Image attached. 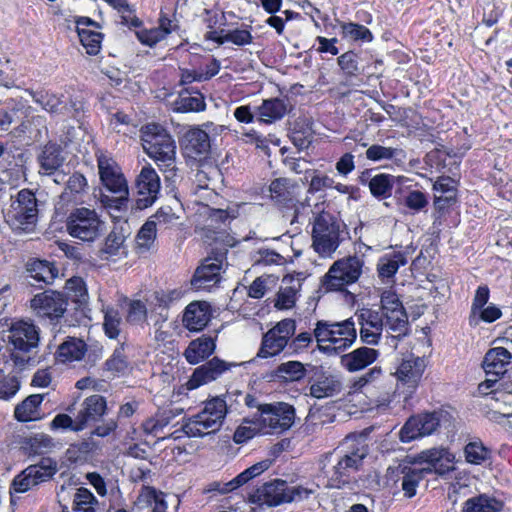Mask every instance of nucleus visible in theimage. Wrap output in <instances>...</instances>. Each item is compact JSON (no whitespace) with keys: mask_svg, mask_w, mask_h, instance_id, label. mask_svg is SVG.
Here are the masks:
<instances>
[{"mask_svg":"<svg viewBox=\"0 0 512 512\" xmlns=\"http://www.w3.org/2000/svg\"><path fill=\"white\" fill-rule=\"evenodd\" d=\"M144 151L163 172L165 181L174 184L178 177L176 144L172 136L159 124H148L141 129Z\"/></svg>","mask_w":512,"mask_h":512,"instance_id":"nucleus-1","label":"nucleus"},{"mask_svg":"<svg viewBox=\"0 0 512 512\" xmlns=\"http://www.w3.org/2000/svg\"><path fill=\"white\" fill-rule=\"evenodd\" d=\"M97 166L102 185L115 195L114 197L102 195L101 202L116 210L126 209L129 201V188L120 166L112 157L104 153L97 154Z\"/></svg>","mask_w":512,"mask_h":512,"instance_id":"nucleus-2","label":"nucleus"},{"mask_svg":"<svg viewBox=\"0 0 512 512\" xmlns=\"http://www.w3.org/2000/svg\"><path fill=\"white\" fill-rule=\"evenodd\" d=\"M314 336L319 350L331 354L349 348L357 338V330L351 318L340 322L320 320L316 323Z\"/></svg>","mask_w":512,"mask_h":512,"instance_id":"nucleus-3","label":"nucleus"},{"mask_svg":"<svg viewBox=\"0 0 512 512\" xmlns=\"http://www.w3.org/2000/svg\"><path fill=\"white\" fill-rule=\"evenodd\" d=\"M227 414V404L221 397L203 403L202 409L190 417L182 429L188 437H204L220 430Z\"/></svg>","mask_w":512,"mask_h":512,"instance_id":"nucleus-4","label":"nucleus"},{"mask_svg":"<svg viewBox=\"0 0 512 512\" xmlns=\"http://www.w3.org/2000/svg\"><path fill=\"white\" fill-rule=\"evenodd\" d=\"M342 223L333 214L321 211L313 221L312 247L322 257L331 256L341 242Z\"/></svg>","mask_w":512,"mask_h":512,"instance_id":"nucleus-5","label":"nucleus"},{"mask_svg":"<svg viewBox=\"0 0 512 512\" xmlns=\"http://www.w3.org/2000/svg\"><path fill=\"white\" fill-rule=\"evenodd\" d=\"M67 233L83 242H94L105 231V222L94 209H73L66 219Z\"/></svg>","mask_w":512,"mask_h":512,"instance_id":"nucleus-6","label":"nucleus"},{"mask_svg":"<svg viewBox=\"0 0 512 512\" xmlns=\"http://www.w3.org/2000/svg\"><path fill=\"white\" fill-rule=\"evenodd\" d=\"M38 219V201L28 189L20 190L11 197V203L5 213L6 222L16 230H30Z\"/></svg>","mask_w":512,"mask_h":512,"instance_id":"nucleus-7","label":"nucleus"},{"mask_svg":"<svg viewBox=\"0 0 512 512\" xmlns=\"http://www.w3.org/2000/svg\"><path fill=\"white\" fill-rule=\"evenodd\" d=\"M341 455L333 467L331 476L328 479L327 487L341 488L348 483L350 474L357 471L362 460L367 454L366 447L347 437L342 443Z\"/></svg>","mask_w":512,"mask_h":512,"instance_id":"nucleus-8","label":"nucleus"},{"mask_svg":"<svg viewBox=\"0 0 512 512\" xmlns=\"http://www.w3.org/2000/svg\"><path fill=\"white\" fill-rule=\"evenodd\" d=\"M363 260L358 256H348L335 261L325 274L322 285L327 291H340L355 283L362 274Z\"/></svg>","mask_w":512,"mask_h":512,"instance_id":"nucleus-9","label":"nucleus"},{"mask_svg":"<svg viewBox=\"0 0 512 512\" xmlns=\"http://www.w3.org/2000/svg\"><path fill=\"white\" fill-rule=\"evenodd\" d=\"M258 411L263 434L283 432L294 423L295 409L288 403L260 404Z\"/></svg>","mask_w":512,"mask_h":512,"instance_id":"nucleus-10","label":"nucleus"},{"mask_svg":"<svg viewBox=\"0 0 512 512\" xmlns=\"http://www.w3.org/2000/svg\"><path fill=\"white\" fill-rule=\"evenodd\" d=\"M58 471V465L52 458H42L38 463L29 465L12 481L11 490L25 493L39 484L50 480Z\"/></svg>","mask_w":512,"mask_h":512,"instance_id":"nucleus-11","label":"nucleus"},{"mask_svg":"<svg viewBox=\"0 0 512 512\" xmlns=\"http://www.w3.org/2000/svg\"><path fill=\"white\" fill-rule=\"evenodd\" d=\"M447 416V412L438 410L410 417L399 432L401 442L408 443L417 438L431 435Z\"/></svg>","mask_w":512,"mask_h":512,"instance_id":"nucleus-12","label":"nucleus"},{"mask_svg":"<svg viewBox=\"0 0 512 512\" xmlns=\"http://www.w3.org/2000/svg\"><path fill=\"white\" fill-rule=\"evenodd\" d=\"M380 314L386 320V327L394 337L405 336L408 331V316L398 295L392 290L381 294Z\"/></svg>","mask_w":512,"mask_h":512,"instance_id":"nucleus-13","label":"nucleus"},{"mask_svg":"<svg viewBox=\"0 0 512 512\" xmlns=\"http://www.w3.org/2000/svg\"><path fill=\"white\" fill-rule=\"evenodd\" d=\"M30 303L33 312L38 317L48 318L51 321L61 318L68 305L65 295L53 290L36 294Z\"/></svg>","mask_w":512,"mask_h":512,"instance_id":"nucleus-14","label":"nucleus"},{"mask_svg":"<svg viewBox=\"0 0 512 512\" xmlns=\"http://www.w3.org/2000/svg\"><path fill=\"white\" fill-rule=\"evenodd\" d=\"M135 186L137 190L136 208L142 210L152 206L160 192V178L150 164L142 167L136 178Z\"/></svg>","mask_w":512,"mask_h":512,"instance_id":"nucleus-15","label":"nucleus"},{"mask_svg":"<svg viewBox=\"0 0 512 512\" xmlns=\"http://www.w3.org/2000/svg\"><path fill=\"white\" fill-rule=\"evenodd\" d=\"M130 235L131 229L126 221L114 225L99 250L100 258L102 260H117L127 257L128 246L126 242Z\"/></svg>","mask_w":512,"mask_h":512,"instance_id":"nucleus-16","label":"nucleus"},{"mask_svg":"<svg viewBox=\"0 0 512 512\" xmlns=\"http://www.w3.org/2000/svg\"><path fill=\"white\" fill-rule=\"evenodd\" d=\"M39 339V329L31 321H16L9 329L8 342L12 346L13 353L31 352L37 348Z\"/></svg>","mask_w":512,"mask_h":512,"instance_id":"nucleus-17","label":"nucleus"},{"mask_svg":"<svg viewBox=\"0 0 512 512\" xmlns=\"http://www.w3.org/2000/svg\"><path fill=\"white\" fill-rule=\"evenodd\" d=\"M356 318L360 326V340L367 345H378L386 327V320L380 311L364 308L356 313Z\"/></svg>","mask_w":512,"mask_h":512,"instance_id":"nucleus-18","label":"nucleus"},{"mask_svg":"<svg viewBox=\"0 0 512 512\" xmlns=\"http://www.w3.org/2000/svg\"><path fill=\"white\" fill-rule=\"evenodd\" d=\"M236 363H228L217 357H214L205 364L197 367L190 379L186 382V388L193 390L201 385L207 384L218 379L223 373L230 370L232 367H236Z\"/></svg>","mask_w":512,"mask_h":512,"instance_id":"nucleus-19","label":"nucleus"},{"mask_svg":"<svg viewBox=\"0 0 512 512\" xmlns=\"http://www.w3.org/2000/svg\"><path fill=\"white\" fill-rule=\"evenodd\" d=\"M106 413L107 402L102 395L94 394L85 398L76 414V429L84 430L88 426L98 423Z\"/></svg>","mask_w":512,"mask_h":512,"instance_id":"nucleus-20","label":"nucleus"},{"mask_svg":"<svg viewBox=\"0 0 512 512\" xmlns=\"http://www.w3.org/2000/svg\"><path fill=\"white\" fill-rule=\"evenodd\" d=\"M342 383L339 377L323 367L315 369L310 379V395L317 399L332 397L341 392Z\"/></svg>","mask_w":512,"mask_h":512,"instance_id":"nucleus-21","label":"nucleus"},{"mask_svg":"<svg viewBox=\"0 0 512 512\" xmlns=\"http://www.w3.org/2000/svg\"><path fill=\"white\" fill-rule=\"evenodd\" d=\"M287 482L281 479H274L264 483L257 488L251 495L253 503L259 505L278 506L286 503Z\"/></svg>","mask_w":512,"mask_h":512,"instance_id":"nucleus-22","label":"nucleus"},{"mask_svg":"<svg viewBox=\"0 0 512 512\" xmlns=\"http://www.w3.org/2000/svg\"><path fill=\"white\" fill-rule=\"evenodd\" d=\"M182 146L185 155L191 159H202L210 151L208 134L200 128H191L183 136Z\"/></svg>","mask_w":512,"mask_h":512,"instance_id":"nucleus-23","label":"nucleus"},{"mask_svg":"<svg viewBox=\"0 0 512 512\" xmlns=\"http://www.w3.org/2000/svg\"><path fill=\"white\" fill-rule=\"evenodd\" d=\"M426 367L425 360L421 357L410 355L402 359L399 364L395 376L398 381L409 387L417 386Z\"/></svg>","mask_w":512,"mask_h":512,"instance_id":"nucleus-24","label":"nucleus"},{"mask_svg":"<svg viewBox=\"0 0 512 512\" xmlns=\"http://www.w3.org/2000/svg\"><path fill=\"white\" fill-rule=\"evenodd\" d=\"M221 262L217 259H206L205 262L197 268L191 280V285L196 290H210L220 280Z\"/></svg>","mask_w":512,"mask_h":512,"instance_id":"nucleus-25","label":"nucleus"},{"mask_svg":"<svg viewBox=\"0 0 512 512\" xmlns=\"http://www.w3.org/2000/svg\"><path fill=\"white\" fill-rule=\"evenodd\" d=\"M511 353L503 347L490 349L483 361V368L487 376L500 377L507 371L511 362Z\"/></svg>","mask_w":512,"mask_h":512,"instance_id":"nucleus-26","label":"nucleus"},{"mask_svg":"<svg viewBox=\"0 0 512 512\" xmlns=\"http://www.w3.org/2000/svg\"><path fill=\"white\" fill-rule=\"evenodd\" d=\"M378 355V350L364 346L343 355L341 364L349 372H356L372 364Z\"/></svg>","mask_w":512,"mask_h":512,"instance_id":"nucleus-27","label":"nucleus"},{"mask_svg":"<svg viewBox=\"0 0 512 512\" xmlns=\"http://www.w3.org/2000/svg\"><path fill=\"white\" fill-rule=\"evenodd\" d=\"M401 477V488L405 497L412 498L416 495L417 487L425 474L431 472V468H417L413 464H400L398 467Z\"/></svg>","mask_w":512,"mask_h":512,"instance_id":"nucleus-28","label":"nucleus"},{"mask_svg":"<svg viewBox=\"0 0 512 512\" xmlns=\"http://www.w3.org/2000/svg\"><path fill=\"white\" fill-rule=\"evenodd\" d=\"M209 320V305L206 302H192L185 308L182 321L188 330L200 331Z\"/></svg>","mask_w":512,"mask_h":512,"instance_id":"nucleus-29","label":"nucleus"},{"mask_svg":"<svg viewBox=\"0 0 512 512\" xmlns=\"http://www.w3.org/2000/svg\"><path fill=\"white\" fill-rule=\"evenodd\" d=\"M407 264L406 253L392 251L381 256L377 263L378 276L382 281L390 282L401 266Z\"/></svg>","mask_w":512,"mask_h":512,"instance_id":"nucleus-30","label":"nucleus"},{"mask_svg":"<svg viewBox=\"0 0 512 512\" xmlns=\"http://www.w3.org/2000/svg\"><path fill=\"white\" fill-rule=\"evenodd\" d=\"M258 120L266 124H272L282 119L288 112L287 100L282 98H270L263 100L257 107Z\"/></svg>","mask_w":512,"mask_h":512,"instance_id":"nucleus-31","label":"nucleus"},{"mask_svg":"<svg viewBox=\"0 0 512 512\" xmlns=\"http://www.w3.org/2000/svg\"><path fill=\"white\" fill-rule=\"evenodd\" d=\"M215 339L210 336H202L190 342L184 352L186 360L190 364H197L208 358L215 350Z\"/></svg>","mask_w":512,"mask_h":512,"instance_id":"nucleus-32","label":"nucleus"},{"mask_svg":"<svg viewBox=\"0 0 512 512\" xmlns=\"http://www.w3.org/2000/svg\"><path fill=\"white\" fill-rule=\"evenodd\" d=\"M38 161L40 173L45 175L53 174L64 162L61 147L54 143L46 144L38 157Z\"/></svg>","mask_w":512,"mask_h":512,"instance_id":"nucleus-33","label":"nucleus"},{"mask_svg":"<svg viewBox=\"0 0 512 512\" xmlns=\"http://www.w3.org/2000/svg\"><path fill=\"white\" fill-rule=\"evenodd\" d=\"M162 218L163 215L161 213H156L140 228L136 237V243L137 248L141 252L149 251L154 246L157 234V225L164 221Z\"/></svg>","mask_w":512,"mask_h":512,"instance_id":"nucleus-34","label":"nucleus"},{"mask_svg":"<svg viewBox=\"0 0 512 512\" xmlns=\"http://www.w3.org/2000/svg\"><path fill=\"white\" fill-rule=\"evenodd\" d=\"M283 283L286 285L280 288L275 307L281 310L291 309L296 304L301 283L299 279H295L293 276L284 277Z\"/></svg>","mask_w":512,"mask_h":512,"instance_id":"nucleus-35","label":"nucleus"},{"mask_svg":"<svg viewBox=\"0 0 512 512\" xmlns=\"http://www.w3.org/2000/svg\"><path fill=\"white\" fill-rule=\"evenodd\" d=\"M87 351L86 343L75 337H68L57 350V360L62 363L78 361L83 358Z\"/></svg>","mask_w":512,"mask_h":512,"instance_id":"nucleus-36","label":"nucleus"},{"mask_svg":"<svg viewBox=\"0 0 512 512\" xmlns=\"http://www.w3.org/2000/svg\"><path fill=\"white\" fill-rule=\"evenodd\" d=\"M209 202L210 201L200 202L207 208L206 227L208 229H220L222 225H226L228 221L235 219L238 216V210L234 207L228 206L227 208H211L209 207ZM211 202L215 203L213 200Z\"/></svg>","mask_w":512,"mask_h":512,"instance_id":"nucleus-37","label":"nucleus"},{"mask_svg":"<svg viewBox=\"0 0 512 512\" xmlns=\"http://www.w3.org/2000/svg\"><path fill=\"white\" fill-rule=\"evenodd\" d=\"M166 494L151 486H143L137 497V504L142 507H151L152 512H167Z\"/></svg>","mask_w":512,"mask_h":512,"instance_id":"nucleus-38","label":"nucleus"},{"mask_svg":"<svg viewBox=\"0 0 512 512\" xmlns=\"http://www.w3.org/2000/svg\"><path fill=\"white\" fill-rule=\"evenodd\" d=\"M43 401V395L33 394L28 396L15 407L14 415L18 421H33L40 417V405Z\"/></svg>","mask_w":512,"mask_h":512,"instance_id":"nucleus-39","label":"nucleus"},{"mask_svg":"<svg viewBox=\"0 0 512 512\" xmlns=\"http://www.w3.org/2000/svg\"><path fill=\"white\" fill-rule=\"evenodd\" d=\"M209 171L204 169H200L195 174L194 179V194L199 197V201H212L213 199H218L217 193L214 192L213 189L209 188L211 181V174H216L217 169L214 167H208Z\"/></svg>","mask_w":512,"mask_h":512,"instance_id":"nucleus-40","label":"nucleus"},{"mask_svg":"<svg viewBox=\"0 0 512 512\" xmlns=\"http://www.w3.org/2000/svg\"><path fill=\"white\" fill-rule=\"evenodd\" d=\"M368 160L373 162L395 161L402 162L405 158L404 150L398 147H386L380 144L369 146L365 152Z\"/></svg>","mask_w":512,"mask_h":512,"instance_id":"nucleus-41","label":"nucleus"},{"mask_svg":"<svg viewBox=\"0 0 512 512\" xmlns=\"http://www.w3.org/2000/svg\"><path fill=\"white\" fill-rule=\"evenodd\" d=\"M295 184L287 178H278L269 186L270 196L276 203L286 205L294 200Z\"/></svg>","mask_w":512,"mask_h":512,"instance_id":"nucleus-42","label":"nucleus"},{"mask_svg":"<svg viewBox=\"0 0 512 512\" xmlns=\"http://www.w3.org/2000/svg\"><path fill=\"white\" fill-rule=\"evenodd\" d=\"M27 271L31 278L45 284H51L58 276L57 268L45 260H34L28 263Z\"/></svg>","mask_w":512,"mask_h":512,"instance_id":"nucleus-43","label":"nucleus"},{"mask_svg":"<svg viewBox=\"0 0 512 512\" xmlns=\"http://www.w3.org/2000/svg\"><path fill=\"white\" fill-rule=\"evenodd\" d=\"M306 369L300 361H287L279 364L274 370V376L285 382H296L303 379Z\"/></svg>","mask_w":512,"mask_h":512,"instance_id":"nucleus-44","label":"nucleus"},{"mask_svg":"<svg viewBox=\"0 0 512 512\" xmlns=\"http://www.w3.org/2000/svg\"><path fill=\"white\" fill-rule=\"evenodd\" d=\"M501 509L502 503L495 498L479 495L468 499L462 512H499Z\"/></svg>","mask_w":512,"mask_h":512,"instance_id":"nucleus-45","label":"nucleus"},{"mask_svg":"<svg viewBox=\"0 0 512 512\" xmlns=\"http://www.w3.org/2000/svg\"><path fill=\"white\" fill-rule=\"evenodd\" d=\"M204 97L201 93L191 94L187 90L181 92L175 101L177 112H199L205 109Z\"/></svg>","mask_w":512,"mask_h":512,"instance_id":"nucleus-46","label":"nucleus"},{"mask_svg":"<svg viewBox=\"0 0 512 512\" xmlns=\"http://www.w3.org/2000/svg\"><path fill=\"white\" fill-rule=\"evenodd\" d=\"M455 456L446 448H431L420 452L413 458L411 464L427 463L429 467L434 466L437 462L446 461L454 462Z\"/></svg>","mask_w":512,"mask_h":512,"instance_id":"nucleus-47","label":"nucleus"},{"mask_svg":"<svg viewBox=\"0 0 512 512\" xmlns=\"http://www.w3.org/2000/svg\"><path fill=\"white\" fill-rule=\"evenodd\" d=\"M289 344L286 343L281 337L277 336L275 332L268 330L262 338L261 348L258 356L267 358L278 355Z\"/></svg>","mask_w":512,"mask_h":512,"instance_id":"nucleus-48","label":"nucleus"},{"mask_svg":"<svg viewBox=\"0 0 512 512\" xmlns=\"http://www.w3.org/2000/svg\"><path fill=\"white\" fill-rule=\"evenodd\" d=\"M270 464V460H263L247 468L246 470L238 474L235 478L228 481L227 490H235L241 487L242 485L246 484L249 480L266 471L270 467Z\"/></svg>","mask_w":512,"mask_h":512,"instance_id":"nucleus-49","label":"nucleus"},{"mask_svg":"<svg viewBox=\"0 0 512 512\" xmlns=\"http://www.w3.org/2000/svg\"><path fill=\"white\" fill-rule=\"evenodd\" d=\"M394 185V176L389 174L375 175L369 181V189L371 194L376 198H388L391 196Z\"/></svg>","mask_w":512,"mask_h":512,"instance_id":"nucleus-50","label":"nucleus"},{"mask_svg":"<svg viewBox=\"0 0 512 512\" xmlns=\"http://www.w3.org/2000/svg\"><path fill=\"white\" fill-rule=\"evenodd\" d=\"M23 447L29 454H43L54 447L52 438L44 433H37L25 438Z\"/></svg>","mask_w":512,"mask_h":512,"instance_id":"nucleus-51","label":"nucleus"},{"mask_svg":"<svg viewBox=\"0 0 512 512\" xmlns=\"http://www.w3.org/2000/svg\"><path fill=\"white\" fill-rule=\"evenodd\" d=\"M99 501L93 493L84 487L76 490L73 498V510L76 512H95Z\"/></svg>","mask_w":512,"mask_h":512,"instance_id":"nucleus-52","label":"nucleus"},{"mask_svg":"<svg viewBox=\"0 0 512 512\" xmlns=\"http://www.w3.org/2000/svg\"><path fill=\"white\" fill-rule=\"evenodd\" d=\"M78 36L87 54L96 55L99 52L103 38L100 32L78 27Z\"/></svg>","mask_w":512,"mask_h":512,"instance_id":"nucleus-53","label":"nucleus"},{"mask_svg":"<svg viewBox=\"0 0 512 512\" xmlns=\"http://www.w3.org/2000/svg\"><path fill=\"white\" fill-rule=\"evenodd\" d=\"M466 461L470 464L480 465L485 462L489 456L490 451L482 442L473 441L469 442L464 448Z\"/></svg>","mask_w":512,"mask_h":512,"instance_id":"nucleus-54","label":"nucleus"},{"mask_svg":"<svg viewBox=\"0 0 512 512\" xmlns=\"http://www.w3.org/2000/svg\"><path fill=\"white\" fill-rule=\"evenodd\" d=\"M34 102L41 105L49 113H56L61 106V100L54 94L47 91L26 90Z\"/></svg>","mask_w":512,"mask_h":512,"instance_id":"nucleus-55","label":"nucleus"},{"mask_svg":"<svg viewBox=\"0 0 512 512\" xmlns=\"http://www.w3.org/2000/svg\"><path fill=\"white\" fill-rule=\"evenodd\" d=\"M121 323V317L117 310L113 308L105 310L103 328L109 338L116 339L120 335Z\"/></svg>","mask_w":512,"mask_h":512,"instance_id":"nucleus-56","label":"nucleus"},{"mask_svg":"<svg viewBox=\"0 0 512 512\" xmlns=\"http://www.w3.org/2000/svg\"><path fill=\"white\" fill-rule=\"evenodd\" d=\"M342 34L344 38L354 41H371L373 36L368 28L356 23H344L341 25Z\"/></svg>","mask_w":512,"mask_h":512,"instance_id":"nucleus-57","label":"nucleus"},{"mask_svg":"<svg viewBox=\"0 0 512 512\" xmlns=\"http://www.w3.org/2000/svg\"><path fill=\"white\" fill-rule=\"evenodd\" d=\"M318 485L311 484L310 486H289L287 484L286 503L299 502L308 499L311 495L317 492Z\"/></svg>","mask_w":512,"mask_h":512,"instance_id":"nucleus-58","label":"nucleus"},{"mask_svg":"<svg viewBox=\"0 0 512 512\" xmlns=\"http://www.w3.org/2000/svg\"><path fill=\"white\" fill-rule=\"evenodd\" d=\"M225 42H231L237 46H244L253 42V36L247 29H233L227 31L222 39L219 40V44H224Z\"/></svg>","mask_w":512,"mask_h":512,"instance_id":"nucleus-59","label":"nucleus"},{"mask_svg":"<svg viewBox=\"0 0 512 512\" xmlns=\"http://www.w3.org/2000/svg\"><path fill=\"white\" fill-rule=\"evenodd\" d=\"M107 370L114 372H124L128 366L126 356L124 354V347L120 345L117 347L111 357L105 363Z\"/></svg>","mask_w":512,"mask_h":512,"instance_id":"nucleus-60","label":"nucleus"},{"mask_svg":"<svg viewBox=\"0 0 512 512\" xmlns=\"http://www.w3.org/2000/svg\"><path fill=\"white\" fill-rule=\"evenodd\" d=\"M490 291L486 285L479 286L476 290L472 307H471V322H474L475 325L478 324L476 320V315L479 309L483 308L489 300Z\"/></svg>","mask_w":512,"mask_h":512,"instance_id":"nucleus-61","label":"nucleus"},{"mask_svg":"<svg viewBox=\"0 0 512 512\" xmlns=\"http://www.w3.org/2000/svg\"><path fill=\"white\" fill-rule=\"evenodd\" d=\"M270 330L275 332L277 336L281 337L287 344H289L291 336H293L296 331V322L293 319L286 318L279 321Z\"/></svg>","mask_w":512,"mask_h":512,"instance_id":"nucleus-62","label":"nucleus"},{"mask_svg":"<svg viewBox=\"0 0 512 512\" xmlns=\"http://www.w3.org/2000/svg\"><path fill=\"white\" fill-rule=\"evenodd\" d=\"M338 64L340 68L349 76H355L359 72L357 55L348 51L338 57Z\"/></svg>","mask_w":512,"mask_h":512,"instance_id":"nucleus-63","label":"nucleus"},{"mask_svg":"<svg viewBox=\"0 0 512 512\" xmlns=\"http://www.w3.org/2000/svg\"><path fill=\"white\" fill-rule=\"evenodd\" d=\"M136 36L142 44L150 47L165 39L157 27L138 30Z\"/></svg>","mask_w":512,"mask_h":512,"instance_id":"nucleus-64","label":"nucleus"}]
</instances>
